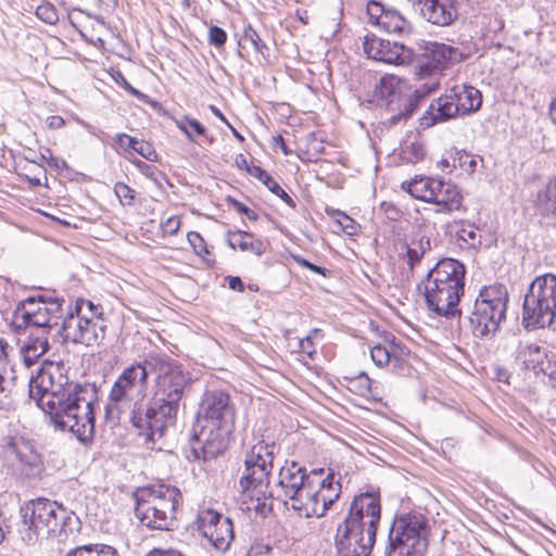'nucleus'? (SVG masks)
<instances>
[{"instance_id": "28", "label": "nucleus", "mask_w": 556, "mask_h": 556, "mask_svg": "<svg viewBox=\"0 0 556 556\" xmlns=\"http://www.w3.org/2000/svg\"><path fill=\"white\" fill-rule=\"evenodd\" d=\"M346 389L368 401L381 402L383 399L382 386L370 379L367 374L361 372L353 377H344Z\"/></svg>"}, {"instance_id": "34", "label": "nucleus", "mask_w": 556, "mask_h": 556, "mask_svg": "<svg viewBox=\"0 0 556 556\" xmlns=\"http://www.w3.org/2000/svg\"><path fill=\"white\" fill-rule=\"evenodd\" d=\"M536 213L543 217L556 215V176L548 179L533 200Z\"/></svg>"}, {"instance_id": "59", "label": "nucleus", "mask_w": 556, "mask_h": 556, "mask_svg": "<svg viewBox=\"0 0 556 556\" xmlns=\"http://www.w3.org/2000/svg\"><path fill=\"white\" fill-rule=\"evenodd\" d=\"M236 167L252 177L253 169H257L260 165L250 164L247 155L239 153L235 156Z\"/></svg>"}, {"instance_id": "47", "label": "nucleus", "mask_w": 556, "mask_h": 556, "mask_svg": "<svg viewBox=\"0 0 556 556\" xmlns=\"http://www.w3.org/2000/svg\"><path fill=\"white\" fill-rule=\"evenodd\" d=\"M114 142L117 144L118 151L124 153V155L130 161L135 157V148L137 143V137L130 136L125 132L116 134L114 137Z\"/></svg>"}, {"instance_id": "52", "label": "nucleus", "mask_w": 556, "mask_h": 556, "mask_svg": "<svg viewBox=\"0 0 556 556\" xmlns=\"http://www.w3.org/2000/svg\"><path fill=\"white\" fill-rule=\"evenodd\" d=\"M35 14L39 20L50 25H54L59 21V13L56 8L48 1L39 4Z\"/></svg>"}, {"instance_id": "8", "label": "nucleus", "mask_w": 556, "mask_h": 556, "mask_svg": "<svg viewBox=\"0 0 556 556\" xmlns=\"http://www.w3.org/2000/svg\"><path fill=\"white\" fill-rule=\"evenodd\" d=\"M340 494L341 483L334 479L331 469H313L290 507L299 517L320 518L339 500Z\"/></svg>"}, {"instance_id": "25", "label": "nucleus", "mask_w": 556, "mask_h": 556, "mask_svg": "<svg viewBox=\"0 0 556 556\" xmlns=\"http://www.w3.org/2000/svg\"><path fill=\"white\" fill-rule=\"evenodd\" d=\"M443 76L440 72L419 62L415 66L413 75L414 98L418 101L434 93L440 88Z\"/></svg>"}, {"instance_id": "17", "label": "nucleus", "mask_w": 556, "mask_h": 556, "mask_svg": "<svg viewBox=\"0 0 556 556\" xmlns=\"http://www.w3.org/2000/svg\"><path fill=\"white\" fill-rule=\"evenodd\" d=\"M14 455L20 470L28 477H40L45 471V462L33 440L24 437H13L8 443Z\"/></svg>"}, {"instance_id": "64", "label": "nucleus", "mask_w": 556, "mask_h": 556, "mask_svg": "<svg viewBox=\"0 0 556 556\" xmlns=\"http://www.w3.org/2000/svg\"><path fill=\"white\" fill-rule=\"evenodd\" d=\"M149 556H186L181 552L173 548H153Z\"/></svg>"}, {"instance_id": "63", "label": "nucleus", "mask_w": 556, "mask_h": 556, "mask_svg": "<svg viewBox=\"0 0 556 556\" xmlns=\"http://www.w3.org/2000/svg\"><path fill=\"white\" fill-rule=\"evenodd\" d=\"M65 119L60 115H50L46 118L47 128L50 130H58L65 126Z\"/></svg>"}, {"instance_id": "62", "label": "nucleus", "mask_w": 556, "mask_h": 556, "mask_svg": "<svg viewBox=\"0 0 556 556\" xmlns=\"http://www.w3.org/2000/svg\"><path fill=\"white\" fill-rule=\"evenodd\" d=\"M390 346L393 359H399L409 355V350L406 346L402 345L401 342H396L394 338L390 341Z\"/></svg>"}, {"instance_id": "61", "label": "nucleus", "mask_w": 556, "mask_h": 556, "mask_svg": "<svg viewBox=\"0 0 556 556\" xmlns=\"http://www.w3.org/2000/svg\"><path fill=\"white\" fill-rule=\"evenodd\" d=\"M47 152L49 155L46 156L45 154H42V159L51 168H55L58 170H63V169L68 168L66 161L54 156L49 149L47 150Z\"/></svg>"}, {"instance_id": "33", "label": "nucleus", "mask_w": 556, "mask_h": 556, "mask_svg": "<svg viewBox=\"0 0 556 556\" xmlns=\"http://www.w3.org/2000/svg\"><path fill=\"white\" fill-rule=\"evenodd\" d=\"M408 89L407 80L393 74H386L376 86V93L379 98L392 103L400 98Z\"/></svg>"}, {"instance_id": "37", "label": "nucleus", "mask_w": 556, "mask_h": 556, "mask_svg": "<svg viewBox=\"0 0 556 556\" xmlns=\"http://www.w3.org/2000/svg\"><path fill=\"white\" fill-rule=\"evenodd\" d=\"M187 242L189 243L192 252L205 264L208 268L216 266V255L213 247L208 245L204 237L198 231L187 232Z\"/></svg>"}, {"instance_id": "16", "label": "nucleus", "mask_w": 556, "mask_h": 556, "mask_svg": "<svg viewBox=\"0 0 556 556\" xmlns=\"http://www.w3.org/2000/svg\"><path fill=\"white\" fill-rule=\"evenodd\" d=\"M363 51L368 59L387 64L405 65L414 60L412 49L402 43L382 39L375 34H367L364 37Z\"/></svg>"}, {"instance_id": "35", "label": "nucleus", "mask_w": 556, "mask_h": 556, "mask_svg": "<svg viewBox=\"0 0 556 556\" xmlns=\"http://www.w3.org/2000/svg\"><path fill=\"white\" fill-rule=\"evenodd\" d=\"M15 377L12 374L10 364L0 365V413H8L14 408V383Z\"/></svg>"}, {"instance_id": "11", "label": "nucleus", "mask_w": 556, "mask_h": 556, "mask_svg": "<svg viewBox=\"0 0 556 556\" xmlns=\"http://www.w3.org/2000/svg\"><path fill=\"white\" fill-rule=\"evenodd\" d=\"M556 317V275L543 274L530 285L523 301L527 327L544 328Z\"/></svg>"}, {"instance_id": "10", "label": "nucleus", "mask_w": 556, "mask_h": 556, "mask_svg": "<svg viewBox=\"0 0 556 556\" xmlns=\"http://www.w3.org/2000/svg\"><path fill=\"white\" fill-rule=\"evenodd\" d=\"M428 518L419 511L399 516L389 536L387 556H424L428 549Z\"/></svg>"}, {"instance_id": "22", "label": "nucleus", "mask_w": 556, "mask_h": 556, "mask_svg": "<svg viewBox=\"0 0 556 556\" xmlns=\"http://www.w3.org/2000/svg\"><path fill=\"white\" fill-rule=\"evenodd\" d=\"M506 318V311L493 308L481 303H475L470 315L472 331L477 337L494 334Z\"/></svg>"}, {"instance_id": "40", "label": "nucleus", "mask_w": 556, "mask_h": 556, "mask_svg": "<svg viewBox=\"0 0 556 556\" xmlns=\"http://www.w3.org/2000/svg\"><path fill=\"white\" fill-rule=\"evenodd\" d=\"M426 148L419 139L404 142L399 152V159L403 164L415 165L425 160Z\"/></svg>"}, {"instance_id": "7", "label": "nucleus", "mask_w": 556, "mask_h": 556, "mask_svg": "<svg viewBox=\"0 0 556 556\" xmlns=\"http://www.w3.org/2000/svg\"><path fill=\"white\" fill-rule=\"evenodd\" d=\"M22 517L21 535L28 545L66 535V522L71 519L64 506L43 497L26 502L22 507Z\"/></svg>"}, {"instance_id": "49", "label": "nucleus", "mask_w": 556, "mask_h": 556, "mask_svg": "<svg viewBox=\"0 0 556 556\" xmlns=\"http://www.w3.org/2000/svg\"><path fill=\"white\" fill-rule=\"evenodd\" d=\"M136 154L151 163H156L160 161V154L155 150L154 146L144 139L137 138L135 155Z\"/></svg>"}, {"instance_id": "4", "label": "nucleus", "mask_w": 556, "mask_h": 556, "mask_svg": "<svg viewBox=\"0 0 556 556\" xmlns=\"http://www.w3.org/2000/svg\"><path fill=\"white\" fill-rule=\"evenodd\" d=\"M381 518L379 492L356 495L349 513L339 525L334 544L341 556H368L375 542Z\"/></svg>"}, {"instance_id": "55", "label": "nucleus", "mask_w": 556, "mask_h": 556, "mask_svg": "<svg viewBox=\"0 0 556 556\" xmlns=\"http://www.w3.org/2000/svg\"><path fill=\"white\" fill-rule=\"evenodd\" d=\"M112 78L114 79V81L119 86L122 87L123 89H125L127 92H129L131 96L136 97L137 99L139 100H142L144 102L148 101V96L142 93L141 91H139L138 89H136L135 87H132L128 81L127 79L125 78V76L123 75L122 72L119 71H116L114 74H112Z\"/></svg>"}, {"instance_id": "30", "label": "nucleus", "mask_w": 556, "mask_h": 556, "mask_svg": "<svg viewBox=\"0 0 556 556\" xmlns=\"http://www.w3.org/2000/svg\"><path fill=\"white\" fill-rule=\"evenodd\" d=\"M428 247V240L424 241L417 237H406L394 243L399 258L406 262L409 268H413L421 261Z\"/></svg>"}, {"instance_id": "3", "label": "nucleus", "mask_w": 556, "mask_h": 556, "mask_svg": "<svg viewBox=\"0 0 556 556\" xmlns=\"http://www.w3.org/2000/svg\"><path fill=\"white\" fill-rule=\"evenodd\" d=\"M236 412L229 394L215 391L206 395L194 426L192 453L197 459H212L229 445L235 430Z\"/></svg>"}, {"instance_id": "38", "label": "nucleus", "mask_w": 556, "mask_h": 556, "mask_svg": "<svg viewBox=\"0 0 556 556\" xmlns=\"http://www.w3.org/2000/svg\"><path fill=\"white\" fill-rule=\"evenodd\" d=\"M49 343L47 337H29L21 348V355L27 367L36 364L38 359L48 351Z\"/></svg>"}, {"instance_id": "21", "label": "nucleus", "mask_w": 556, "mask_h": 556, "mask_svg": "<svg viewBox=\"0 0 556 556\" xmlns=\"http://www.w3.org/2000/svg\"><path fill=\"white\" fill-rule=\"evenodd\" d=\"M420 63L440 72H444L454 63L463 59L458 48L438 41H425L420 46Z\"/></svg>"}, {"instance_id": "23", "label": "nucleus", "mask_w": 556, "mask_h": 556, "mask_svg": "<svg viewBox=\"0 0 556 556\" xmlns=\"http://www.w3.org/2000/svg\"><path fill=\"white\" fill-rule=\"evenodd\" d=\"M444 179L428 176V175H415L408 180H404L401 184V190L408 193L413 199L429 203L435 200L438 191L441 187H444Z\"/></svg>"}, {"instance_id": "31", "label": "nucleus", "mask_w": 556, "mask_h": 556, "mask_svg": "<svg viewBox=\"0 0 556 556\" xmlns=\"http://www.w3.org/2000/svg\"><path fill=\"white\" fill-rule=\"evenodd\" d=\"M227 243L232 250L250 252L256 256H261L267 251L266 242L243 230H229Z\"/></svg>"}, {"instance_id": "20", "label": "nucleus", "mask_w": 556, "mask_h": 556, "mask_svg": "<svg viewBox=\"0 0 556 556\" xmlns=\"http://www.w3.org/2000/svg\"><path fill=\"white\" fill-rule=\"evenodd\" d=\"M241 505L247 511L265 515L270 510L267 504L269 479L241 477Z\"/></svg>"}, {"instance_id": "6", "label": "nucleus", "mask_w": 556, "mask_h": 556, "mask_svg": "<svg viewBox=\"0 0 556 556\" xmlns=\"http://www.w3.org/2000/svg\"><path fill=\"white\" fill-rule=\"evenodd\" d=\"M464 265L453 258H443L428 273L424 293L428 307L440 316L454 315L464 293Z\"/></svg>"}, {"instance_id": "36", "label": "nucleus", "mask_w": 556, "mask_h": 556, "mask_svg": "<svg viewBox=\"0 0 556 556\" xmlns=\"http://www.w3.org/2000/svg\"><path fill=\"white\" fill-rule=\"evenodd\" d=\"M508 291L502 283H493L481 289L475 303H481L493 308L507 311Z\"/></svg>"}, {"instance_id": "2", "label": "nucleus", "mask_w": 556, "mask_h": 556, "mask_svg": "<svg viewBox=\"0 0 556 556\" xmlns=\"http://www.w3.org/2000/svg\"><path fill=\"white\" fill-rule=\"evenodd\" d=\"M189 384V375L184 371L181 365H160L150 404L136 403L130 409L131 425L139 430L147 444L154 443L155 437L162 438L167 427L175 424L180 402Z\"/></svg>"}, {"instance_id": "54", "label": "nucleus", "mask_w": 556, "mask_h": 556, "mask_svg": "<svg viewBox=\"0 0 556 556\" xmlns=\"http://www.w3.org/2000/svg\"><path fill=\"white\" fill-rule=\"evenodd\" d=\"M541 375L548 378L549 384L556 391V353L548 352Z\"/></svg>"}, {"instance_id": "13", "label": "nucleus", "mask_w": 556, "mask_h": 556, "mask_svg": "<svg viewBox=\"0 0 556 556\" xmlns=\"http://www.w3.org/2000/svg\"><path fill=\"white\" fill-rule=\"evenodd\" d=\"M481 104L482 94L477 88L467 85H455L430 103L426 112L430 122H426V125L429 126L457 115L476 112Z\"/></svg>"}, {"instance_id": "53", "label": "nucleus", "mask_w": 556, "mask_h": 556, "mask_svg": "<svg viewBox=\"0 0 556 556\" xmlns=\"http://www.w3.org/2000/svg\"><path fill=\"white\" fill-rule=\"evenodd\" d=\"M130 163L148 179L160 182L163 173L153 164L146 163L139 159L130 160Z\"/></svg>"}, {"instance_id": "5", "label": "nucleus", "mask_w": 556, "mask_h": 556, "mask_svg": "<svg viewBox=\"0 0 556 556\" xmlns=\"http://www.w3.org/2000/svg\"><path fill=\"white\" fill-rule=\"evenodd\" d=\"M135 515L140 522L152 530H170L176 511L182 504L180 490L164 482H153L137 488L132 493Z\"/></svg>"}, {"instance_id": "24", "label": "nucleus", "mask_w": 556, "mask_h": 556, "mask_svg": "<svg viewBox=\"0 0 556 556\" xmlns=\"http://www.w3.org/2000/svg\"><path fill=\"white\" fill-rule=\"evenodd\" d=\"M422 16L431 24L448 26L453 24L458 12L455 0H417Z\"/></svg>"}, {"instance_id": "43", "label": "nucleus", "mask_w": 556, "mask_h": 556, "mask_svg": "<svg viewBox=\"0 0 556 556\" xmlns=\"http://www.w3.org/2000/svg\"><path fill=\"white\" fill-rule=\"evenodd\" d=\"M324 152V141L315 132H312L306 136L303 146L300 148V157L305 162H316Z\"/></svg>"}, {"instance_id": "58", "label": "nucleus", "mask_w": 556, "mask_h": 556, "mask_svg": "<svg viewBox=\"0 0 556 556\" xmlns=\"http://www.w3.org/2000/svg\"><path fill=\"white\" fill-rule=\"evenodd\" d=\"M30 166L33 168V170H31L33 175L25 174L24 177L28 181L29 186L39 187V186H41L40 174H46V170H45L43 166H41L40 164H38L36 162H31Z\"/></svg>"}, {"instance_id": "42", "label": "nucleus", "mask_w": 556, "mask_h": 556, "mask_svg": "<svg viewBox=\"0 0 556 556\" xmlns=\"http://www.w3.org/2000/svg\"><path fill=\"white\" fill-rule=\"evenodd\" d=\"M65 556H119L117 549L103 543H89L70 549Z\"/></svg>"}, {"instance_id": "27", "label": "nucleus", "mask_w": 556, "mask_h": 556, "mask_svg": "<svg viewBox=\"0 0 556 556\" xmlns=\"http://www.w3.org/2000/svg\"><path fill=\"white\" fill-rule=\"evenodd\" d=\"M437 199L430 204L435 206V212L440 214L451 215L455 212L464 210V197L460 189L450 180L444 181V187L440 188Z\"/></svg>"}, {"instance_id": "29", "label": "nucleus", "mask_w": 556, "mask_h": 556, "mask_svg": "<svg viewBox=\"0 0 556 556\" xmlns=\"http://www.w3.org/2000/svg\"><path fill=\"white\" fill-rule=\"evenodd\" d=\"M548 351L535 344H525L519 346L516 362L527 371H532L535 376H540V371L545 363Z\"/></svg>"}, {"instance_id": "32", "label": "nucleus", "mask_w": 556, "mask_h": 556, "mask_svg": "<svg viewBox=\"0 0 556 556\" xmlns=\"http://www.w3.org/2000/svg\"><path fill=\"white\" fill-rule=\"evenodd\" d=\"M174 123L191 142H197L199 138L208 146L215 142V138L210 134L208 129L199 119L190 115H184L180 118H175Z\"/></svg>"}, {"instance_id": "50", "label": "nucleus", "mask_w": 556, "mask_h": 556, "mask_svg": "<svg viewBox=\"0 0 556 556\" xmlns=\"http://www.w3.org/2000/svg\"><path fill=\"white\" fill-rule=\"evenodd\" d=\"M370 357L377 366H387L391 362V359H393L391 346H387L383 344H375L370 349Z\"/></svg>"}, {"instance_id": "44", "label": "nucleus", "mask_w": 556, "mask_h": 556, "mask_svg": "<svg viewBox=\"0 0 556 556\" xmlns=\"http://www.w3.org/2000/svg\"><path fill=\"white\" fill-rule=\"evenodd\" d=\"M324 332L321 329H312L308 334L299 340L296 352L308 361H315L317 357V343L316 340H321Z\"/></svg>"}, {"instance_id": "41", "label": "nucleus", "mask_w": 556, "mask_h": 556, "mask_svg": "<svg viewBox=\"0 0 556 556\" xmlns=\"http://www.w3.org/2000/svg\"><path fill=\"white\" fill-rule=\"evenodd\" d=\"M239 53L243 56L242 51L249 52V49H252L255 53L264 54V51L267 50L265 42L261 39L258 33L251 26L248 25L244 27L243 33L239 39Z\"/></svg>"}, {"instance_id": "1", "label": "nucleus", "mask_w": 556, "mask_h": 556, "mask_svg": "<svg viewBox=\"0 0 556 556\" xmlns=\"http://www.w3.org/2000/svg\"><path fill=\"white\" fill-rule=\"evenodd\" d=\"M30 397L58 430L73 433L79 441H90L94 433L97 388L71 381L61 364L48 363L29 382Z\"/></svg>"}, {"instance_id": "60", "label": "nucleus", "mask_w": 556, "mask_h": 556, "mask_svg": "<svg viewBox=\"0 0 556 556\" xmlns=\"http://www.w3.org/2000/svg\"><path fill=\"white\" fill-rule=\"evenodd\" d=\"M292 257H293L294 262L299 266L307 268V269L312 270L313 273H316V274H318V275H320L323 277L327 276V269L326 268L317 266V265L311 263L309 261L303 258L300 255H293Z\"/></svg>"}, {"instance_id": "14", "label": "nucleus", "mask_w": 556, "mask_h": 556, "mask_svg": "<svg viewBox=\"0 0 556 556\" xmlns=\"http://www.w3.org/2000/svg\"><path fill=\"white\" fill-rule=\"evenodd\" d=\"M147 384L148 371L143 364L125 367L111 387L106 409H132L136 403H144Z\"/></svg>"}, {"instance_id": "19", "label": "nucleus", "mask_w": 556, "mask_h": 556, "mask_svg": "<svg viewBox=\"0 0 556 556\" xmlns=\"http://www.w3.org/2000/svg\"><path fill=\"white\" fill-rule=\"evenodd\" d=\"M366 12L368 22L386 33L402 35L409 31V22L399 11L388 9L379 1L370 0Z\"/></svg>"}, {"instance_id": "48", "label": "nucleus", "mask_w": 556, "mask_h": 556, "mask_svg": "<svg viewBox=\"0 0 556 556\" xmlns=\"http://www.w3.org/2000/svg\"><path fill=\"white\" fill-rule=\"evenodd\" d=\"M457 239L458 241L466 244V247L475 248L480 243V235L478 228L471 224H463L462 227L457 230Z\"/></svg>"}, {"instance_id": "51", "label": "nucleus", "mask_w": 556, "mask_h": 556, "mask_svg": "<svg viewBox=\"0 0 556 556\" xmlns=\"http://www.w3.org/2000/svg\"><path fill=\"white\" fill-rule=\"evenodd\" d=\"M182 226L181 215H172L161 222L160 231L163 238L176 236Z\"/></svg>"}, {"instance_id": "45", "label": "nucleus", "mask_w": 556, "mask_h": 556, "mask_svg": "<svg viewBox=\"0 0 556 556\" xmlns=\"http://www.w3.org/2000/svg\"><path fill=\"white\" fill-rule=\"evenodd\" d=\"M327 215L333 218L334 224L339 230L346 236H356L359 231V224L344 212L336 208H326Z\"/></svg>"}, {"instance_id": "26", "label": "nucleus", "mask_w": 556, "mask_h": 556, "mask_svg": "<svg viewBox=\"0 0 556 556\" xmlns=\"http://www.w3.org/2000/svg\"><path fill=\"white\" fill-rule=\"evenodd\" d=\"M308 477L306 469L295 462L285 465L279 472V484L285 490V495L292 503L300 489L304 486Z\"/></svg>"}, {"instance_id": "57", "label": "nucleus", "mask_w": 556, "mask_h": 556, "mask_svg": "<svg viewBox=\"0 0 556 556\" xmlns=\"http://www.w3.org/2000/svg\"><path fill=\"white\" fill-rule=\"evenodd\" d=\"M227 41V33L218 27V26H211L208 30V42L216 47L220 48L223 47Z\"/></svg>"}, {"instance_id": "9", "label": "nucleus", "mask_w": 556, "mask_h": 556, "mask_svg": "<svg viewBox=\"0 0 556 556\" xmlns=\"http://www.w3.org/2000/svg\"><path fill=\"white\" fill-rule=\"evenodd\" d=\"M101 305L90 300L77 299L74 312L63 320L61 334L67 342L86 346L99 345L105 337Z\"/></svg>"}, {"instance_id": "12", "label": "nucleus", "mask_w": 556, "mask_h": 556, "mask_svg": "<svg viewBox=\"0 0 556 556\" xmlns=\"http://www.w3.org/2000/svg\"><path fill=\"white\" fill-rule=\"evenodd\" d=\"M63 301L45 296H28L21 301L12 316L10 327L21 332L28 327L49 328L58 325Z\"/></svg>"}, {"instance_id": "56", "label": "nucleus", "mask_w": 556, "mask_h": 556, "mask_svg": "<svg viewBox=\"0 0 556 556\" xmlns=\"http://www.w3.org/2000/svg\"><path fill=\"white\" fill-rule=\"evenodd\" d=\"M227 202L237 213L245 215L249 220H252V222L257 220L258 214L254 210L248 207L242 202H240L233 198H228Z\"/></svg>"}, {"instance_id": "46", "label": "nucleus", "mask_w": 556, "mask_h": 556, "mask_svg": "<svg viewBox=\"0 0 556 556\" xmlns=\"http://www.w3.org/2000/svg\"><path fill=\"white\" fill-rule=\"evenodd\" d=\"M113 189L123 206H134L137 203V192L127 184L117 181Z\"/></svg>"}, {"instance_id": "15", "label": "nucleus", "mask_w": 556, "mask_h": 556, "mask_svg": "<svg viewBox=\"0 0 556 556\" xmlns=\"http://www.w3.org/2000/svg\"><path fill=\"white\" fill-rule=\"evenodd\" d=\"M197 528L202 536L218 551L228 549L235 538L232 521L211 508L199 510Z\"/></svg>"}, {"instance_id": "39", "label": "nucleus", "mask_w": 556, "mask_h": 556, "mask_svg": "<svg viewBox=\"0 0 556 556\" xmlns=\"http://www.w3.org/2000/svg\"><path fill=\"white\" fill-rule=\"evenodd\" d=\"M252 177L263 184L269 192L278 197L289 207L295 208V201L285 191L279 182L263 167L253 169Z\"/></svg>"}, {"instance_id": "18", "label": "nucleus", "mask_w": 556, "mask_h": 556, "mask_svg": "<svg viewBox=\"0 0 556 556\" xmlns=\"http://www.w3.org/2000/svg\"><path fill=\"white\" fill-rule=\"evenodd\" d=\"M276 450L275 442H268L263 439L252 445L245 455V470L242 477L269 479L274 468Z\"/></svg>"}]
</instances>
